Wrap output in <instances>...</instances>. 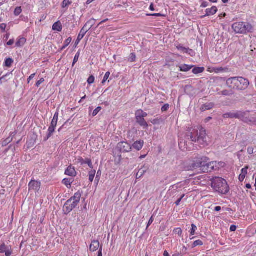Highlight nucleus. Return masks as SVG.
<instances>
[{
  "label": "nucleus",
  "instance_id": "obj_24",
  "mask_svg": "<svg viewBox=\"0 0 256 256\" xmlns=\"http://www.w3.org/2000/svg\"><path fill=\"white\" fill-rule=\"evenodd\" d=\"M74 180L72 178H64L62 181V183L64 184L67 188H71V186L72 183L73 182Z\"/></svg>",
  "mask_w": 256,
  "mask_h": 256
},
{
  "label": "nucleus",
  "instance_id": "obj_64",
  "mask_svg": "<svg viewBox=\"0 0 256 256\" xmlns=\"http://www.w3.org/2000/svg\"><path fill=\"white\" fill-rule=\"evenodd\" d=\"M80 162L82 164H84V161L85 160H84L82 158H80L79 159H78Z\"/></svg>",
  "mask_w": 256,
  "mask_h": 256
},
{
  "label": "nucleus",
  "instance_id": "obj_37",
  "mask_svg": "<svg viewBox=\"0 0 256 256\" xmlns=\"http://www.w3.org/2000/svg\"><path fill=\"white\" fill-rule=\"evenodd\" d=\"M84 164H87L90 168H93L94 166L90 159L86 158L84 161Z\"/></svg>",
  "mask_w": 256,
  "mask_h": 256
},
{
  "label": "nucleus",
  "instance_id": "obj_7",
  "mask_svg": "<svg viewBox=\"0 0 256 256\" xmlns=\"http://www.w3.org/2000/svg\"><path fill=\"white\" fill-rule=\"evenodd\" d=\"M147 116V113L144 112L142 110H138L136 112V122L140 126H144L146 128L148 126V124L144 118Z\"/></svg>",
  "mask_w": 256,
  "mask_h": 256
},
{
  "label": "nucleus",
  "instance_id": "obj_19",
  "mask_svg": "<svg viewBox=\"0 0 256 256\" xmlns=\"http://www.w3.org/2000/svg\"><path fill=\"white\" fill-rule=\"evenodd\" d=\"M217 11L218 8L216 6H213L210 8H207L206 10V15L204 16H202V18H204L206 16H209L210 15H214L216 13Z\"/></svg>",
  "mask_w": 256,
  "mask_h": 256
},
{
  "label": "nucleus",
  "instance_id": "obj_22",
  "mask_svg": "<svg viewBox=\"0 0 256 256\" xmlns=\"http://www.w3.org/2000/svg\"><path fill=\"white\" fill-rule=\"evenodd\" d=\"M214 104L213 102H209L203 104L200 110L202 111H206L214 107Z\"/></svg>",
  "mask_w": 256,
  "mask_h": 256
},
{
  "label": "nucleus",
  "instance_id": "obj_11",
  "mask_svg": "<svg viewBox=\"0 0 256 256\" xmlns=\"http://www.w3.org/2000/svg\"><path fill=\"white\" fill-rule=\"evenodd\" d=\"M81 196L82 192L80 191L77 192L74 194L73 196L67 201V204L70 202H72L73 204H76V206L80 202Z\"/></svg>",
  "mask_w": 256,
  "mask_h": 256
},
{
  "label": "nucleus",
  "instance_id": "obj_30",
  "mask_svg": "<svg viewBox=\"0 0 256 256\" xmlns=\"http://www.w3.org/2000/svg\"><path fill=\"white\" fill-rule=\"evenodd\" d=\"M56 128L54 126H50L49 127L48 129V134L47 136L46 140L48 139L53 134V133L55 131Z\"/></svg>",
  "mask_w": 256,
  "mask_h": 256
},
{
  "label": "nucleus",
  "instance_id": "obj_50",
  "mask_svg": "<svg viewBox=\"0 0 256 256\" xmlns=\"http://www.w3.org/2000/svg\"><path fill=\"white\" fill-rule=\"evenodd\" d=\"M58 112H56L54 114L52 120L58 122Z\"/></svg>",
  "mask_w": 256,
  "mask_h": 256
},
{
  "label": "nucleus",
  "instance_id": "obj_47",
  "mask_svg": "<svg viewBox=\"0 0 256 256\" xmlns=\"http://www.w3.org/2000/svg\"><path fill=\"white\" fill-rule=\"evenodd\" d=\"M248 166H246L245 168H243L242 170V172L241 174H244L245 176H246L248 174Z\"/></svg>",
  "mask_w": 256,
  "mask_h": 256
},
{
  "label": "nucleus",
  "instance_id": "obj_58",
  "mask_svg": "<svg viewBox=\"0 0 256 256\" xmlns=\"http://www.w3.org/2000/svg\"><path fill=\"white\" fill-rule=\"evenodd\" d=\"M57 124H58V122L52 120L51 124H50V126H54V127L56 128Z\"/></svg>",
  "mask_w": 256,
  "mask_h": 256
},
{
  "label": "nucleus",
  "instance_id": "obj_55",
  "mask_svg": "<svg viewBox=\"0 0 256 256\" xmlns=\"http://www.w3.org/2000/svg\"><path fill=\"white\" fill-rule=\"evenodd\" d=\"M184 194H183V195L181 196V198H179L178 200L176 202L175 204H176L177 206H178V205L180 204V202H181V200H182V199L184 198Z\"/></svg>",
  "mask_w": 256,
  "mask_h": 256
},
{
  "label": "nucleus",
  "instance_id": "obj_1",
  "mask_svg": "<svg viewBox=\"0 0 256 256\" xmlns=\"http://www.w3.org/2000/svg\"><path fill=\"white\" fill-rule=\"evenodd\" d=\"M249 84V80L241 76L230 78L226 82V85L233 90H244L248 88Z\"/></svg>",
  "mask_w": 256,
  "mask_h": 256
},
{
  "label": "nucleus",
  "instance_id": "obj_21",
  "mask_svg": "<svg viewBox=\"0 0 256 256\" xmlns=\"http://www.w3.org/2000/svg\"><path fill=\"white\" fill-rule=\"evenodd\" d=\"M178 67L180 72H187L190 70L194 67V66L183 64Z\"/></svg>",
  "mask_w": 256,
  "mask_h": 256
},
{
  "label": "nucleus",
  "instance_id": "obj_51",
  "mask_svg": "<svg viewBox=\"0 0 256 256\" xmlns=\"http://www.w3.org/2000/svg\"><path fill=\"white\" fill-rule=\"evenodd\" d=\"M254 148L252 147H248V152L250 154H254Z\"/></svg>",
  "mask_w": 256,
  "mask_h": 256
},
{
  "label": "nucleus",
  "instance_id": "obj_36",
  "mask_svg": "<svg viewBox=\"0 0 256 256\" xmlns=\"http://www.w3.org/2000/svg\"><path fill=\"white\" fill-rule=\"evenodd\" d=\"M80 56V52L78 51V52L74 56V61H73V62H72V66H73L78 61Z\"/></svg>",
  "mask_w": 256,
  "mask_h": 256
},
{
  "label": "nucleus",
  "instance_id": "obj_39",
  "mask_svg": "<svg viewBox=\"0 0 256 256\" xmlns=\"http://www.w3.org/2000/svg\"><path fill=\"white\" fill-rule=\"evenodd\" d=\"M202 245H203V242L201 240H197L194 242L192 244V248Z\"/></svg>",
  "mask_w": 256,
  "mask_h": 256
},
{
  "label": "nucleus",
  "instance_id": "obj_35",
  "mask_svg": "<svg viewBox=\"0 0 256 256\" xmlns=\"http://www.w3.org/2000/svg\"><path fill=\"white\" fill-rule=\"evenodd\" d=\"M197 230L196 226L194 224H192V228L190 230V235L194 236L195 234L196 231Z\"/></svg>",
  "mask_w": 256,
  "mask_h": 256
},
{
  "label": "nucleus",
  "instance_id": "obj_49",
  "mask_svg": "<svg viewBox=\"0 0 256 256\" xmlns=\"http://www.w3.org/2000/svg\"><path fill=\"white\" fill-rule=\"evenodd\" d=\"M169 108V104H164L162 108V112H166L167 111L168 108Z\"/></svg>",
  "mask_w": 256,
  "mask_h": 256
},
{
  "label": "nucleus",
  "instance_id": "obj_63",
  "mask_svg": "<svg viewBox=\"0 0 256 256\" xmlns=\"http://www.w3.org/2000/svg\"><path fill=\"white\" fill-rule=\"evenodd\" d=\"M221 209H222V208L220 206H217L215 207L214 210H216V212H219L221 210Z\"/></svg>",
  "mask_w": 256,
  "mask_h": 256
},
{
  "label": "nucleus",
  "instance_id": "obj_60",
  "mask_svg": "<svg viewBox=\"0 0 256 256\" xmlns=\"http://www.w3.org/2000/svg\"><path fill=\"white\" fill-rule=\"evenodd\" d=\"M102 246H101L99 249L98 256H102Z\"/></svg>",
  "mask_w": 256,
  "mask_h": 256
},
{
  "label": "nucleus",
  "instance_id": "obj_5",
  "mask_svg": "<svg viewBox=\"0 0 256 256\" xmlns=\"http://www.w3.org/2000/svg\"><path fill=\"white\" fill-rule=\"evenodd\" d=\"M232 28L236 34H246L252 30V26L250 24L244 22H236L232 25Z\"/></svg>",
  "mask_w": 256,
  "mask_h": 256
},
{
  "label": "nucleus",
  "instance_id": "obj_2",
  "mask_svg": "<svg viewBox=\"0 0 256 256\" xmlns=\"http://www.w3.org/2000/svg\"><path fill=\"white\" fill-rule=\"evenodd\" d=\"M211 186L214 190L221 194H226L230 190L226 181L221 178L216 177L213 178Z\"/></svg>",
  "mask_w": 256,
  "mask_h": 256
},
{
  "label": "nucleus",
  "instance_id": "obj_28",
  "mask_svg": "<svg viewBox=\"0 0 256 256\" xmlns=\"http://www.w3.org/2000/svg\"><path fill=\"white\" fill-rule=\"evenodd\" d=\"M146 168L143 169L141 168L140 169L138 172L136 174V178L139 179L142 177V176L146 172Z\"/></svg>",
  "mask_w": 256,
  "mask_h": 256
},
{
  "label": "nucleus",
  "instance_id": "obj_38",
  "mask_svg": "<svg viewBox=\"0 0 256 256\" xmlns=\"http://www.w3.org/2000/svg\"><path fill=\"white\" fill-rule=\"evenodd\" d=\"M174 232L175 234H178L180 237L182 236V231L180 228H174Z\"/></svg>",
  "mask_w": 256,
  "mask_h": 256
},
{
  "label": "nucleus",
  "instance_id": "obj_9",
  "mask_svg": "<svg viewBox=\"0 0 256 256\" xmlns=\"http://www.w3.org/2000/svg\"><path fill=\"white\" fill-rule=\"evenodd\" d=\"M118 148L121 152H128L131 151L132 146L126 142H120L117 146Z\"/></svg>",
  "mask_w": 256,
  "mask_h": 256
},
{
  "label": "nucleus",
  "instance_id": "obj_52",
  "mask_svg": "<svg viewBox=\"0 0 256 256\" xmlns=\"http://www.w3.org/2000/svg\"><path fill=\"white\" fill-rule=\"evenodd\" d=\"M6 27V25L5 24H0V29L3 32L5 31Z\"/></svg>",
  "mask_w": 256,
  "mask_h": 256
},
{
  "label": "nucleus",
  "instance_id": "obj_53",
  "mask_svg": "<svg viewBox=\"0 0 256 256\" xmlns=\"http://www.w3.org/2000/svg\"><path fill=\"white\" fill-rule=\"evenodd\" d=\"M160 120H161L160 118H156V119H154V120H152V122L154 124H158L160 123Z\"/></svg>",
  "mask_w": 256,
  "mask_h": 256
},
{
  "label": "nucleus",
  "instance_id": "obj_57",
  "mask_svg": "<svg viewBox=\"0 0 256 256\" xmlns=\"http://www.w3.org/2000/svg\"><path fill=\"white\" fill-rule=\"evenodd\" d=\"M236 230V226L235 225H232L230 227V230L231 232H235Z\"/></svg>",
  "mask_w": 256,
  "mask_h": 256
},
{
  "label": "nucleus",
  "instance_id": "obj_15",
  "mask_svg": "<svg viewBox=\"0 0 256 256\" xmlns=\"http://www.w3.org/2000/svg\"><path fill=\"white\" fill-rule=\"evenodd\" d=\"M212 164V162H206L205 164H204L202 168V171L204 172H210L212 170H214L213 166L211 165Z\"/></svg>",
  "mask_w": 256,
  "mask_h": 256
},
{
  "label": "nucleus",
  "instance_id": "obj_14",
  "mask_svg": "<svg viewBox=\"0 0 256 256\" xmlns=\"http://www.w3.org/2000/svg\"><path fill=\"white\" fill-rule=\"evenodd\" d=\"M211 165L213 166L214 170H219L220 168H224L226 164L222 162H212Z\"/></svg>",
  "mask_w": 256,
  "mask_h": 256
},
{
  "label": "nucleus",
  "instance_id": "obj_43",
  "mask_svg": "<svg viewBox=\"0 0 256 256\" xmlns=\"http://www.w3.org/2000/svg\"><path fill=\"white\" fill-rule=\"evenodd\" d=\"M110 72H108L106 73L104 78H103V80L102 81V84H104L108 78L110 76Z\"/></svg>",
  "mask_w": 256,
  "mask_h": 256
},
{
  "label": "nucleus",
  "instance_id": "obj_56",
  "mask_svg": "<svg viewBox=\"0 0 256 256\" xmlns=\"http://www.w3.org/2000/svg\"><path fill=\"white\" fill-rule=\"evenodd\" d=\"M35 76H36L35 73L32 74L28 79V82L29 83L30 82V81L34 78Z\"/></svg>",
  "mask_w": 256,
  "mask_h": 256
},
{
  "label": "nucleus",
  "instance_id": "obj_54",
  "mask_svg": "<svg viewBox=\"0 0 256 256\" xmlns=\"http://www.w3.org/2000/svg\"><path fill=\"white\" fill-rule=\"evenodd\" d=\"M246 176L244 174H240L239 176V180L240 182H242L244 179L246 178Z\"/></svg>",
  "mask_w": 256,
  "mask_h": 256
},
{
  "label": "nucleus",
  "instance_id": "obj_34",
  "mask_svg": "<svg viewBox=\"0 0 256 256\" xmlns=\"http://www.w3.org/2000/svg\"><path fill=\"white\" fill-rule=\"evenodd\" d=\"M14 60L11 58H8L5 60V66L10 67L12 66V64L13 63Z\"/></svg>",
  "mask_w": 256,
  "mask_h": 256
},
{
  "label": "nucleus",
  "instance_id": "obj_16",
  "mask_svg": "<svg viewBox=\"0 0 256 256\" xmlns=\"http://www.w3.org/2000/svg\"><path fill=\"white\" fill-rule=\"evenodd\" d=\"M100 247V242L98 240H94L92 242L90 246V250L92 252H96Z\"/></svg>",
  "mask_w": 256,
  "mask_h": 256
},
{
  "label": "nucleus",
  "instance_id": "obj_62",
  "mask_svg": "<svg viewBox=\"0 0 256 256\" xmlns=\"http://www.w3.org/2000/svg\"><path fill=\"white\" fill-rule=\"evenodd\" d=\"M149 8L152 11H154V4L152 3L150 5Z\"/></svg>",
  "mask_w": 256,
  "mask_h": 256
},
{
  "label": "nucleus",
  "instance_id": "obj_10",
  "mask_svg": "<svg viewBox=\"0 0 256 256\" xmlns=\"http://www.w3.org/2000/svg\"><path fill=\"white\" fill-rule=\"evenodd\" d=\"M41 186V183L39 181L32 180L28 184L29 191L33 190L35 192H38Z\"/></svg>",
  "mask_w": 256,
  "mask_h": 256
},
{
  "label": "nucleus",
  "instance_id": "obj_41",
  "mask_svg": "<svg viewBox=\"0 0 256 256\" xmlns=\"http://www.w3.org/2000/svg\"><path fill=\"white\" fill-rule=\"evenodd\" d=\"M94 80H95L94 77L92 75H91L88 78L87 82L89 84H92L93 83H94Z\"/></svg>",
  "mask_w": 256,
  "mask_h": 256
},
{
  "label": "nucleus",
  "instance_id": "obj_17",
  "mask_svg": "<svg viewBox=\"0 0 256 256\" xmlns=\"http://www.w3.org/2000/svg\"><path fill=\"white\" fill-rule=\"evenodd\" d=\"M144 145V142L143 140H139L135 142L132 144V147L136 150H142Z\"/></svg>",
  "mask_w": 256,
  "mask_h": 256
},
{
  "label": "nucleus",
  "instance_id": "obj_8",
  "mask_svg": "<svg viewBox=\"0 0 256 256\" xmlns=\"http://www.w3.org/2000/svg\"><path fill=\"white\" fill-rule=\"evenodd\" d=\"M92 26V20L88 21L80 30V32L78 36L76 42V45L78 44L80 40L84 37L86 32Z\"/></svg>",
  "mask_w": 256,
  "mask_h": 256
},
{
  "label": "nucleus",
  "instance_id": "obj_23",
  "mask_svg": "<svg viewBox=\"0 0 256 256\" xmlns=\"http://www.w3.org/2000/svg\"><path fill=\"white\" fill-rule=\"evenodd\" d=\"M76 204H73L72 202H70L67 204V202H66L64 208L67 212H70L74 208H76Z\"/></svg>",
  "mask_w": 256,
  "mask_h": 256
},
{
  "label": "nucleus",
  "instance_id": "obj_44",
  "mask_svg": "<svg viewBox=\"0 0 256 256\" xmlns=\"http://www.w3.org/2000/svg\"><path fill=\"white\" fill-rule=\"evenodd\" d=\"M148 16H165V15L161 14L160 13L158 14H146Z\"/></svg>",
  "mask_w": 256,
  "mask_h": 256
},
{
  "label": "nucleus",
  "instance_id": "obj_46",
  "mask_svg": "<svg viewBox=\"0 0 256 256\" xmlns=\"http://www.w3.org/2000/svg\"><path fill=\"white\" fill-rule=\"evenodd\" d=\"M44 82V78H41L39 80H38L36 84V87H39L40 86V85L43 83Z\"/></svg>",
  "mask_w": 256,
  "mask_h": 256
},
{
  "label": "nucleus",
  "instance_id": "obj_3",
  "mask_svg": "<svg viewBox=\"0 0 256 256\" xmlns=\"http://www.w3.org/2000/svg\"><path fill=\"white\" fill-rule=\"evenodd\" d=\"M190 139L192 142H198L204 146L208 145V138L206 131L202 128L199 131L196 129H193L191 132Z\"/></svg>",
  "mask_w": 256,
  "mask_h": 256
},
{
  "label": "nucleus",
  "instance_id": "obj_33",
  "mask_svg": "<svg viewBox=\"0 0 256 256\" xmlns=\"http://www.w3.org/2000/svg\"><path fill=\"white\" fill-rule=\"evenodd\" d=\"M72 2H70V0H64L62 4V8H68L72 4Z\"/></svg>",
  "mask_w": 256,
  "mask_h": 256
},
{
  "label": "nucleus",
  "instance_id": "obj_45",
  "mask_svg": "<svg viewBox=\"0 0 256 256\" xmlns=\"http://www.w3.org/2000/svg\"><path fill=\"white\" fill-rule=\"evenodd\" d=\"M102 109V108L100 107V106H98V108H96L93 112H92V116H96V115L98 114L100 112V110H101Z\"/></svg>",
  "mask_w": 256,
  "mask_h": 256
},
{
  "label": "nucleus",
  "instance_id": "obj_26",
  "mask_svg": "<svg viewBox=\"0 0 256 256\" xmlns=\"http://www.w3.org/2000/svg\"><path fill=\"white\" fill-rule=\"evenodd\" d=\"M52 29L54 30L61 32L62 30V24L60 21L55 22L52 26Z\"/></svg>",
  "mask_w": 256,
  "mask_h": 256
},
{
  "label": "nucleus",
  "instance_id": "obj_59",
  "mask_svg": "<svg viewBox=\"0 0 256 256\" xmlns=\"http://www.w3.org/2000/svg\"><path fill=\"white\" fill-rule=\"evenodd\" d=\"M14 39L10 40L8 42L7 45L8 46H12L14 44Z\"/></svg>",
  "mask_w": 256,
  "mask_h": 256
},
{
  "label": "nucleus",
  "instance_id": "obj_12",
  "mask_svg": "<svg viewBox=\"0 0 256 256\" xmlns=\"http://www.w3.org/2000/svg\"><path fill=\"white\" fill-rule=\"evenodd\" d=\"M64 174L68 176L74 178L76 176L77 172L75 168L73 166L72 164H70L65 170Z\"/></svg>",
  "mask_w": 256,
  "mask_h": 256
},
{
  "label": "nucleus",
  "instance_id": "obj_48",
  "mask_svg": "<svg viewBox=\"0 0 256 256\" xmlns=\"http://www.w3.org/2000/svg\"><path fill=\"white\" fill-rule=\"evenodd\" d=\"M154 220L153 216H152V217L150 218V219L149 220L148 222V223L147 226H146V228H148L152 224Z\"/></svg>",
  "mask_w": 256,
  "mask_h": 256
},
{
  "label": "nucleus",
  "instance_id": "obj_61",
  "mask_svg": "<svg viewBox=\"0 0 256 256\" xmlns=\"http://www.w3.org/2000/svg\"><path fill=\"white\" fill-rule=\"evenodd\" d=\"M101 175V171L100 170H98L97 172V174L96 176V180L98 179V180H99L98 177Z\"/></svg>",
  "mask_w": 256,
  "mask_h": 256
},
{
  "label": "nucleus",
  "instance_id": "obj_42",
  "mask_svg": "<svg viewBox=\"0 0 256 256\" xmlns=\"http://www.w3.org/2000/svg\"><path fill=\"white\" fill-rule=\"evenodd\" d=\"M136 56L134 54L132 53L129 57L128 60L130 62H134L136 61Z\"/></svg>",
  "mask_w": 256,
  "mask_h": 256
},
{
  "label": "nucleus",
  "instance_id": "obj_6",
  "mask_svg": "<svg viewBox=\"0 0 256 256\" xmlns=\"http://www.w3.org/2000/svg\"><path fill=\"white\" fill-rule=\"evenodd\" d=\"M247 113H242V112H228L223 114L222 116L224 118H238L244 122H252L254 119L248 120L246 118V116H248Z\"/></svg>",
  "mask_w": 256,
  "mask_h": 256
},
{
  "label": "nucleus",
  "instance_id": "obj_25",
  "mask_svg": "<svg viewBox=\"0 0 256 256\" xmlns=\"http://www.w3.org/2000/svg\"><path fill=\"white\" fill-rule=\"evenodd\" d=\"M210 68H208L207 70L208 72H214L216 73H218L220 72H226V68H223L222 67L213 68L212 70H210Z\"/></svg>",
  "mask_w": 256,
  "mask_h": 256
},
{
  "label": "nucleus",
  "instance_id": "obj_31",
  "mask_svg": "<svg viewBox=\"0 0 256 256\" xmlns=\"http://www.w3.org/2000/svg\"><path fill=\"white\" fill-rule=\"evenodd\" d=\"M72 38L70 37L68 38L64 42V44L63 46L61 48V50H64L72 42Z\"/></svg>",
  "mask_w": 256,
  "mask_h": 256
},
{
  "label": "nucleus",
  "instance_id": "obj_13",
  "mask_svg": "<svg viewBox=\"0 0 256 256\" xmlns=\"http://www.w3.org/2000/svg\"><path fill=\"white\" fill-rule=\"evenodd\" d=\"M0 253H5L6 256H10L12 253V248H8L4 243L0 246Z\"/></svg>",
  "mask_w": 256,
  "mask_h": 256
},
{
  "label": "nucleus",
  "instance_id": "obj_20",
  "mask_svg": "<svg viewBox=\"0 0 256 256\" xmlns=\"http://www.w3.org/2000/svg\"><path fill=\"white\" fill-rule=\"evenodd\" d=\"M26 42V39L25 38L19 36L17 39L16 46V47L18 48L22 47L24 45Z\"/></svg>",
  "mask_w": 256,
  "mask_h": 256
},
{
  "label": "nucleus",
  "instance_id": "obj_32",
  "mask_svg": "<svg viewBox=\"0 0 256 256\" xmlns=\"http://www.w3.org/2000/svg\"><path fill=\"white\" fill-rule=\"evenodd\" d=\"M178 50L184 52L185 53H188L189 51H192V50L186 48L182 45L180 44L176 46Z\"/></svg>",
  "mask_w": 256,
  "mask_h": 256
},
{
  "label": "nucleus",
  "instance_id": "obj_29",
  "mask_svg": "<svg viewBox=\"0 0 256 256\" xmlns=\"http://www.w3.org/2000/svg\"><path fill=\"white\" fill-rule=\"evenodd\" d=\"M96 172L95 170H92L88 172V178L90 182H92L94 180L96 174Z\"/></svg>",
  "mask_w": 256,
  "mask_h": 256
},
{
  "label": "nucleus",
  "instance_id": "obj_27",
  "mask_svg": "<svg viewBox=\"0 0 256 256\" xmlns=\"http://www.w3.org/2000/svg\"><path fill=\"white\" fill-rule=\"evenodd\" d=\"M204 70V67H195L192 69V72L195 74L202 73Z\"/></svg>",
  "mask_w": 256,
  "mask_h": 256
},
{
  "label": "nucleus",
  "instance_id": "obj_18",
  "mask_svg": "<svg viewBox=\"0 0 256 256\" xmlns=\"http://www.w3.org/2000/svg\"><path fill=\"white\" fill-rule=\"evenodd\" d=\"M242 113H247L248 114V116H246V118L248 120H252L254 119V121L252 122H245L246 124H254L256 122V114L253 113L251 114L250 112H242Z\"/></svg>",
  "mask_w": 256,
  "mask_h": 256
},
{
  "label": "nucleus",
  "instance_id": "obj_4",
  "mask_svg": "<svg viewBox=\"0 0 256 256\" xmlns=\"http://www.w3.org/2000/svg\"><path fill=\"white\" fill-rule=\"evenodd\" d=\"M209 160V158L206 156H196L192 158L186 166L187 170H193L198 168H200V170H202L204 164H205L206 162Z\"/></svg>",
  "mask_w": 256,
  "mask_h": 256
},
{
  "label": "nucleus",
  "instance_id": "obj_40",
  "mask_svg": "<svg viewBox=\"0 0 256 256\" xmlns=\"http://www.w3.org/2000/svg\"><path fill=\"white\" fill-rule=\"evenodd\" d=\"M22 12L21 7H16L14 11V14L15 16H18Z\"/></svg>",
  "mask_w": 256,
  "mask_h": 256
}]
</instances>
